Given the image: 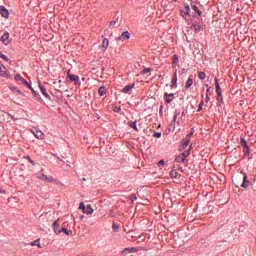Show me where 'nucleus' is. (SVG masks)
Instances as JSON below:
<instances>
[{
	"instance_id": "f257e3e1",
	"label": "nucleus",
	"mask_w": 256,
	"mask_h": 256,
	"mask_svg": "<svg viewBox=\"0 0 256 256\" xmlns=\"http://www.w3.org/2000/svg\"><path fill=\"white\" fill-rule=\"evenodd\" d=\"M233 183L236 187H243V189H247L249 185H251V182L247 180V174L241 172V175H237L233 179Z\"/></svg>"
},
{
	"instance_id": "f03ea898",
	"label": "nucleus",
	"mask_w": 256,
	"mask_h": 256,
	"mask_svg": "<svg viewBox=\"0 0 256 256\" xmlns=\"http://www.w3.org/2000/svg\"><path fill=\"white\" fill-rule=\"evenodd\" d=\"M54 233L60 235V233H65V235H73V231L67 230L65 227H61L59 220H56L53 224Z\"/></svg>"
},
{
	"instance_id": "7ed1b4c3",
	"label": "nucleus",
	"mask_w": 256,
	"mask_h": 256,
	"mask_svg": "<svg viewBox=\"0 0 256 256\" xmlns=\"http://www.w3.org/2000/svg\"><path fill=\"white\" fill-rule=\"evenodd\" d=\"M37 179H40L41 181H44L45 183H53V181H55L53 176H47V175L42 174V173L37 174Z\"/></svg>"
},
{
	"instance_id": "20e7f679",
	"label": "nucleus",
	"mask_w": 256,
	"mask_h": 256,
	"mask_svg": "<svg viewBox=\"0 0 256 256\" xmlns=\"http://www.w3.org/2000/svg\"><path fill=\"white\" fill-rule=\"evenodd\" d=\"M67 78L74 83L75 85L80 86L81 85V80L79 79V76L75 75V74H71V73H67Z\"/></svg>"
},
{
	"instance_id": "39448f33",
	"label": "nucleus",
	"mask_w": 256,
	"mask_h": 256,
	"mask_svg": "<svg viewBox=\"0 0 256 256\" xmlns=\"http://www.w3.org/2000/svg\"><path fill=\"white\" fill-rule=\"evenodd\" d=\"M128 39H131V34L129 33V31H125L123 32L119 37H118V41H127Z\"/></svg>"
},
{
	"instance_id": "423d86ee",
	"label": "nucleus",
	"mask_w": 256,
	"mask_h": 256,
	"mask_svg": "<svg viewBox=\"0 0 256 256\" xmlns=\"http://www.w3.org/2000/svg\"><path fill=\"white\" fill-rule=\"evenodd\" d=\"M38 87L42 93V95H44V97H46V99H51V96L49 95V93H47V88H45V86H43L40 82L38 84Z\"/></svg>"
},
{
	"instance_id": "0eeeda50",
	"label": "nucleus",
	"mask_w": 256,
	"mask_h": 256,
	"mask_svg": "<svg viewBox=\"0 0 256 256\" xmlns=\"http://www.w3.org/2000/svg\"><path fill=\"white\" fill-rule=\"evenodd\" d=\"M189 141H191L189 136H187L185 140H182L180 145V151H185V148L189 147Z\"/></svg>"
},
{
	"instance_id": "6e6552de",
	"label": "nucleus",
	"mask_w": 256,
	"mask_h": 256,
	"mask_svg": "<svg viewBox=\"0 0 256 256\" xmlns=\"http://www.w3.org/2000/svg\"><path fill=\"white\" fill-rule=\"evenodd\" d=\"M0 41H1V43H3L4 45H9V32L4 33V34L0 37Z\"/></svg>"
},
{
	"instance_id": "1a4fd4ad",
	"label": "nucleus",
	"mask_w": 256,
	"mask_h": 256,
	"mask_svg": "<svg viewBox=\"0 0 256 256\" xmlns=\"http://www.w3.org/2000/svg\"><path fill=\"white\" fill-rule=\"evenodd\" d=\"M0 14L4 19H7L9 17V10L5 8L4 6H0Z\"/></svg>"
},
{
	"instance_id": "9d476101",
	"label": "nucleus",
	"mask_w": 256,
	"mask_h": 256,
	"mask_svg": "<svg viewBox=\"0 0 256 256\" xmlns=\"http://www.w3.org/2000/svg\"><path fill=\"white\" fill-rule=\"evenodd\" d=\"M61 83H62L61 80L54 81V82H53V88H54L56 91H61V89H63V86L61 85Z\"/></svg>"
},
{
	"instance_id": "9b49d317",
	"label": "nucleus",
	"mask_w": 256,
	"mask_h": 256,
	"mask_svg": "<svg viewBox=\"0 0 256 256\" xmlns=\"http://www.w3.org/2000/svg\"><path fill=\"white\" fill-rule=\"evenodd\" d=\"M21 83H23V85H25V87H28V89H31L32 93H34L36 96L39 95V93L37 91L32 89L31 84H29V82H27V80L22 79Z\"/></svg>"
},
{
	"instance_id": "f8f14e48",
	"label": "nucleus",
	"mask_w": 256,
	"mask_h": 256,
	"mask_svg": "<svg viewBox=\"0 0 256 256\" xmlns=\"http://www.w3.org/2000/svg\"><path fill=\"white\" fill-rule=\"evenodd\" d=\"M33 134L37 139H45V134L41 132V130H36L33 132Z\"/></svg>"
},
{
	"instance_id": "ddd939ff",
	"label": "nucleus",
	"mask_w": 256,
	"mask_h": 256,
	"mask_svg": "<svg viewBox=\"0 0 256 256\" xmlns=\"http://www.w3.org/2000/svg\"><path fill=\"white\" fill-rule=\"evenodd\" d=\"M171 85L174 89H177V73H174L172 77Z\"/></svg>"
},
{
	"instance_id": "4468645a",
	"label": "nucleus",
	"mask_w": 256,
	"mask_h": 256,
	"mask_svg": "<svg viewBox=\"0 0 256 256\" xmlns=\"http://www.w3.org/2000/svg\"><path fill=\"white\" fill-rule=\"evenodd\" d=\"M133 87H135V84H130V85L125 86L122 89V93H129V91H131V89H133Z\"/></svg>"
},
{
	"instance_id": "2eb2a0df",
	"label": "nucleus",
	"mask_w": 256,
	"mask_h": 256,
	"mask_svg": "<svg viewBox=\"0 0 256 256\" xmlns=\"http://www.w3.org/2000/svg\"><path fill=\"white\" fill-rule=\"evenodd\" d=\"M98 93H99L100 97H103V95H105L107 93V88H105V86H101L98 89Z\"/></svg>"
},
{
	"instance_id": "dca6fc26",
	"label": "nucleus",
	"mask_w": 256,
	"mask_h": 256,
	"mask_svg": "<svg viewBox=\"0 0 256 256\" xmlns=\"http://www.w3.org/2000/svg\"><path fill=\"white\" fill-rule=\"evenodd\" d=\"M6 74H7V68L3 64H0V75L3 77Z\"/></svg>"
},
{
	"instance_id": "f3484780",
	"label": "nucleus",
	"mask_w": 256,
	"mask_h": 256,
	"mask_svg": "<svg viewBox=\"0 0 256 256\" xmlns=\"http://www.w3.org/2000/svg\"><path fill=\"white\" fill-rule=\"evenodd\" d=\"M215 85H216V93L217 95H220L221 92V86H219V80L215 78Z\"/></svg>"
},
{
	"instance_id": "a211bd4d",
	"label": "nucleus",
	"mask_w": 256,
	"mask_h": 256,
	"mask_svg": "<svg viewBox=\"0 0 256 256\" xmlns=\"http://www.w3.org/2000/svg\"><path fill=\"white\" fill-rule=\"evenodd\" d=\"M93 211L94 210L91 208V205L86 206V208L84 209V213L86 215H92Z\"/></svg>"
},
{
	"instance_id": "6ab92c4d",
	"label": "nucleus",
	"mask_w": 256,
	"mask_h": 256,
	"mask_svg": "<svg viewBox=\"0 0 256 256\" xmlns=\"http://www.w3.org/2000/svg\"><path fill=\"white\" fill-rule=\"evenodd\" d=\"M193 85V78L189 77L188 80L185 83V89H189Z\"/></svg>"
},
{
	"instance_id": "aec40b11",
	"label": "nucleus",
	"mask_w": 256,
	"mask_h": 256,
	"mask_svg": "<svg viewBox=\"0 0 256 256\" xmlns=\"http://www.w3.org/2000/svg\"><path fill=\"white\" fill-rule=\"evenodd\" d=\"M176 163H185V157L183 155H179L175 158Z\"/></svg>"
},
{
	"instance_id": "412c9836",
	"label": "nucleus",
	"mask_w": 256,
	"mask_h": 256,
	"mask_svg": "<svg viewBox=\"0 0 256 256\" xmlns=\"http://www.w3.org/2000/svg\"><path fill=\"white\" fill-rule=\"evenodd\" d=\"M191 14V8L189 6H186L184 10L182 11V16L183 15H190Z\"/></svg>"
},
{
	"instance_id": "4be33fe9",
	"label": "nucleus",
	"mask_w": 256,
	"mask_h": 256,
	"mask_svg": "<svg viewBox=\"0 0 256 256\" xmlns=\"http://www.w3.org/2000/svg\"><path fill=\"white\" fill-rule=\"evenodd\" d=\"M30 245L31 247H38L39 249H41V243H39V239L31 242Z\"/></svg>"
},
{
	"instance_id": "5701e85b",
	"label": "nucleus",
	"mask_w": 256,
	"mask_h": 256,
	"mask_svg": "<svg viewBox=\"0 0 256 256\" xmlns=\"http://www.w3.org/2000/svg\"><path fill=\"white\" fill-rule=\"evenodd\" d=\"M129 127H131L132 129H135V131H137V122L136 121H129L128 122Z\"/></svg>"
},
{
	"instance_id": "b1692460",
	"label": "nucleus",
	"mask_w": 256,
	"mask_h": 256,
	"mask_svg": "<svg viewBox=\"0 0 256 256\" xmlns=\"http://www.w3.org/2000/svg\"><path fill=\"white\" fill-rule=\"evenodd\" d=\"M125 251H128V253H137V251H139V248H135V247H132V248H126L124 250Z\"/></svg>"
},
{
	"instance_id": "393cba45",
	"label": "nucleus",
	"mask_w": 256,
	"mask_h": 256,
	"mask_svg": "<svg viewBox=\"0 0 256 256\" xmlns=\"http://www.w3.org/2000/svg\"><path fill=\"white\" fill-rule=\"evenodd\" d=\"M102 47L104 49H107V47H109V39L105 38L103 41H102Z\"/></svg>"
},
{
	"instance_id": "a878e982",
	"label": "nucleus",
	"mask_w": 256,
	"mask_h": 256,
	"mask_svg": "<svg viewBox=\"0 0 256 256\" xmlns=\"http://www.w3.org/2000/svg\"><path fill=\"white\" fill-rule=\"evenodd\" d=\"M193 11H195L199 16L203 15V12L199 10V8L196 5L192 6Z\"/></svg>"
},
{
	"instance_id": "bb28decb",
	"label": "nucleus",
	"mask_w": 256,
	"mask_h": 256,
	"mask_svg": "<svg viewBox=\"0 0 256 256\" xmlns=\"http://www.w3.org/2000/svg\"><path fill=\"white\" fill-rule=\"evenodd\" d=\"M177 175H179L177 170H171L170 177H172L173 179H176Z\"/></svg>"
},
{
	"instance_id": "cd10ccee",
	"label": "nucleus",
	"mask_w": 256,
	"mask_h": 256,
	"mask_svg": "<svg viewBox=\"0 0 256 256\" xmlns=\"http://www.w3.org/2000/svg\"><path fill=\"white\" fill-rule=\"evenodd\" d=\"M198 77H199V79H201L203 81L205 79V77H207V75L205 74V72H199Z\"/></svg>"
},
{
	"instance_id": "c85d7f7f",
	"label": "nucleus",
	"mask_w": 256,
	"mask_h": 256,
	"mask_svg": "<svg viewBox=\"0 0 256 256\" xmlns=\"http://www.w3.org/2000/svg\"><path fill=\"white\" fill-rule=\"evenodd\" d=\"M192 27L194 29V31H201V26H199V24H192Z\"/></svg>"
},
{
	"instance_id": "c756f323",
	"label": "nucleus",
	"mask_w": 256,
	"mask_h": 256,
	"mask_svg": "<svg viewBox=\"0 0 256 256\" xmlns=\"http://www.w3.org/2000/svg\"><path fill=\"white\" fill-rule=\"evenodd\" d=\"M115 25H117V21H112V22H110L108 27H109V29H114Z\"/></svg>"
},
{
	"instance_id": "7c9ffc66",
	"label": "nucleus",
	"mask_w": 256,
	"mask_h": 256,
	"mask_svg": "<svg viewBox=\"0 0 256 256\" xmlns=\"http://www.w3.org/2000/svg\"><path fill=\"white\" fill-rule=\"evenodd\" d=\"M0 59H3L4 61H9V58L0 52Z\"/></svg>"
},
{
	"instance_id": "2f4dec72",
	"label": "nucleus",
	"mask_w": 256,
	"mask_h": 256,
	"mask_svg": "<svg viewBox=\"0 0 256 256\" xmlns=\"http://www.w3.org/2000/svg\"><path fill=\"white\" fill-rule=\"evenodd\" d=\"M218 97H217V101H219V103H222L223 102V94L220 93V94H217Z\"/></svg>"
},
{
	"instance_id": "473e14b6",
	"label": "nucleus",
	"mask_w": 256,
	"mask_h": 256,
	"mask_svg": "<svg viewBox=\"0 0 256 256\" xmlns=\"http://www.w3.org/2000/svg\"><path fill=\"white\" fill-rule=\"evenodd\" d=\"M150 72H151V68H146L142 70V75H146V73H150Z\"/></svg>"
},
{
	"instance_id": "72a5a7b5",
	"label": "nucleus",
	"mask_w": 256,
	"mask_h": 256,
	"mask_svg": "<svg viewBox=\"0 0 256 256\" xmlns=\"http://www.w3.org/2000/svg\"><path fill=\"white\" fill-rule=\"evenodd\" d=\"M181 155H182V157H184V159H187V156L190 155V152L188 150V151L183 152Z\"/></svg>"
},
{
	"instance_id": "f704fd0d",
	"label": "nucleus",
	"mask_w": 256,
	"mask_h": 256,
	"mask_svg": "<svg viewBox=\"0 0 256 256\" xmlns=\"http://www.w3.org/2000/svg\"><path fill=\"white\" fill-rule=\"evenodd\" d=\"M85 208H86L85 203L81 202L79 205V209H81L84 212Z\"/></svg>"
},
{
	"instance_id": "c9c22d12",
	"label": "nucleus",
	"mask_w": 256,
	"mask_h": 256,
	"mask_svg": "<svg viewBox=\"0 0 256 256\" xmlns=\"http://www.w3.org/2000/svg\"><path fill=\"white\" fill-rule=\"evenodd\" d=\"M164 96L165 97H170V98L173 99V97H175V94L174 93H170V94L169 93H165Z\"/></svg>"
},
{
	"instance_id": "e433bc0d",
	"label": "nucleus",
	"mask_w": 256,
	"mask_h": 256,
	"mask_svg": "<svg viewBox=\"0 0 256 256\" xmlns=\"http://www.w3.org/2000/svg\"><path fill=\"white\" fill-rule=\"evenodd\" d=\"M166 97V103H172L173 102V98H171L170 96H165Z\"/></svg>"
},
{
	"instance_id": "4c0bfd02",
	"label": "nucleus",
	"mask_w": 256,
	"mask_h": 256,
	"mask_svg": "<svg viewBox=\"0 0 256 256\" xmlns=\"http://www.w3.org/2000/svg\"><path fill=\"white\" fill-rule=\"evenodd\" d=\"M25 159H27L31 163V165H35V161H33L31 157L26 156Z\"/></svg>"
},
{
	"instance_id": "58836bf2",
	"label": "nucleus",
	"mask_w": 256,
	"mask_h": 256,
	"mask_svg": "<svg viewBox=\"0 0 256 256\" xmlns=\"http://www.w3.org/2000/svg\"><path fill=\"white\" fill-rule=\"evenodd\" d=\"M154 137H156V139H161V133L160 132H156L154 134Z\"/></svg>"
},
{
	"instance_id": "ea45409f",
	"label": "nucleus",
	"mask_w": 256,
	"mask_h": 256,
	"mask_svg": "<svg viewBox=\"0 0 256 256\" xmlns=\"http://www.w3.org/2000/svg\"><path fill=\"white\" fill-rule=\"evenodd\" d=\"M15 79H16L17 81H22V79H24V78L21 77V75H16V76H15Z\"/></svg>"
},
{
	"instance_id": "a19ab883",
	"label": "nucleus",
	"mask_w": 256,
	"mask_h": 256,
	"mask_svg": "<svg viewBox=\"0 0 256 256\" xmlns=\"http://www.w3.org/2000/svg\"><path fill=\"white\" fill-rule=\"evenodd\" d=\"M162 165H165V160H160L158 162V167H161Z\"/></svg>"
},
{
	"instance_id": "79ce46f5",
	"label": "nucleus",
	"mask_w": 256,
	"mask_h": 256,
	"mask_svg": "<svg viewBox=\"0 0 256 256\" xmlns=\"http://www.w3.org/2000/svg\"><path fill=\"white\" fill-rule=\"evenodd\" d=\"M201 109H203V101L200 102L199 107H198V111H201Z\"/></svg>"
},
{
	"instance_id": "37998d69",
	"label": "nucleus",
	"mask_w": 256,
	"mask_h": 256,
	"mask_svg": "<svg viewBox=\"0 0 256 256\" xmlns=\"http://www.w3.org/2000/svg\"><path fill=\"white\" fill-rule=\"evenodd\" d=\"M114 111H115L116 113H119V112L121 111V107H116V108L114 109Z\"/></svg>"
},
{
	"instance_id": "c03bdc74",
	"label": "nucleus",
	"mask_w": 256,
	"mask_h": 256,
	"mask_svg": "<svg viewBox=\"0 0 256 256\" xmlns=\"http://www.w3.org/2000/svg\"><path fill=\"white\" fill-rule=\"evenodd\" d=\"M206 103H209V94H206Z\"/></svg>"
},
{
	"instance_id": "a18cd8bd",
	"label": "nucleus",
	"mask_w": 256,
	"mask_h": 256,
	"mask_svg": "<svg viewBox=\"0 0 256 256\" xmlns=\"http://www.w3.org/2000/svg\"><path fill=\"white\" fill-rule=\"evenodd\" d=\"M175 121H177V115H174L173 117V122L175 123Z\"/></svg>"
},
{
	"instance_id": "49530a36",
	"label": "nucleus",
	"mask_w": 256,
	"mask_h": 256,
	"mask_svg": "<svg viewBox=\"0 0 256 256\" xmlns=\"http://www.w3.org/2000/svg\"><path fill=\"white\" fill-rule=\"evenodd\" d=\"M243 145H244V147H246V149H248V148H247V142H246V141H243Z\"/></svg>"
},
{
	"instance_id": "de8ad7c7",
	"label": "nucleus",
	"mask_w": 256,
	"mask_h": 256,
	"mask_svg": "<svg viewBox=\"0 0 256 256\" xmlns=\"http://www.w3.org/2000/svg\"><path fill=\"white\" fill-rule=\"evenodd\" d=\"M0 193H1L2 195H5V190L0 189Z\"/></svg>"
},
{
	"instance_id": "09e8293b",
	"label": "nucleus",
	"mask_w": 256,
	"mask_h": 256,
	"mask_svg": "<svg viewBox=\"0 0 256 256\" xmlns=\"http://www.w3.org/2000/svg\"><path fill=\"white\" fill-rule=\"evenodd\" d=\"M210 91H211V88H208V89H207V94H209V93H210Z\"/></svg>"
},
{
	"instance_id": "8fccbe9b",
	"label": "nucleus",
	"mask_w": 256,
	"mask_h": 256,
	"mask_svg": "<svg viewBox=\"0 0 256 256\" xmlns=\"http://www.w3.org/2000/svg\"><path fill=\"white\" fill-rule=\"evenodd\" d=\"M82 181H87V179H86V178H83Z\"/></svg>"
},
{
	"instance_id": "3c124183",
	"label": "nucleus",
	"mask_w": 256,
	"mask_h": 256,
	"mask_svg": "<svg viewBox=\"0 0 256 256\" xmlns=\"http://www.w3.org/2000/svg\"><path fill=\"white\" fill-rule=\"evenodd\" d=\"M174 59H176V61H177V56L176 55L174 56Z\"/></svg>"
},
{
	"instance_id": "603ef678",
	"label": "nucleus",
	"mask_w": 256,
	"mask_h": 256,
	"mask_svg": "<svg viewBox=\"0 0 256 256\" xmlns=\"http://www.w3.org/2000/svg\"><path fill=\"white\" fill-rule=\"evenodd\" d=\"M189 150H191V146H190Z\"/></svg>"
}]
</instances>
